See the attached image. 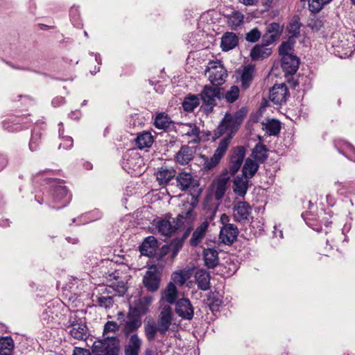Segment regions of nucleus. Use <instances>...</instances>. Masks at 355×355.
<instances>
[{
	"instance_id": "nucleus-1",
	"label": "nucleus",
	"mask_w": 355,
	"mask_h": 355,
	"mask_svg": "<svg viewBox=\"0 0 355 355\" xmlns=\"http://www.w3.org/2000/svg\"><path fill=\"white\" fill-rule=\"evenodd\" d=\"M243 119V114L241 111L237 112L234 115L225 114L220 123L214 130V135L216 137H220L223 135H226V136L220 141L212 157L205 162L206 169L210 170L220 162Z\"/></svg>"
},
{
	"instance_id": "nucleus-2",
	"label": "nucleus",
	"mask_w": 355,
	"mask_h": 355,
	"mask_svg": "<svg viewBox=\"0 0 355 355\" xmlns=\"http://www.w3.org/2000/svg\"><path fill=\"white\" fill-rule=\"evenodd\" d=\"M49 188L45 195V199L40 195H36L35 199L39 204L46 202L49 207L59 209L67 206L71 199L66 187L63 185L62 181L58 179H45Z\"/></svg>"
},
{
	"instance_id": "nucleus-3",
	"label": "nucleus",
	"mask_w": 355,
	"mask_h": 355,
	"mask_svg": "<svg viewBox=\"0 0 355 355\" xmlns=\"http://www.w3.org/2000/svg\"><path fill=\"white\" fill-rule=\"evenodd\" d=\"M173 313L169 305L164 306L157 318V322L153 319L144 324V334L148 341L153 342L157 336H165L173 325Z\"/></svg>"
},
{
	"instance_id": "nucleus-4",
	"label": "nucleus",
	"mask_w": 355,
	"mask_h": 355,
	"mask_svg": "<svg viewBox=\"0 0 355 355\" xmlns=\"http://www.w3.org/2000/svg\"><path fill=\"white\" fill-rule=\"evenodd\" d=\"M66 327L70 336L76 340H85L89 336L85 319L78 317L77 312L70 313Z\"/></svg>"
},
{
	"instance_id": "nucleus-5",
	"label": "nucleus",
	"mask_w": 355,
	"mask_h": 355,
	"mask_svg": "<svg viewBox=\"0 0 355 355\" xmlns=\"http://www.w3.org/2000/svg\"><path fill=\"white\" fill-rule=\"evenodd\" d=\"M92 352L94 355H119V340L114 337L96 340L92 345Z\"/></svg>"
},
{
	"instance_id": "nucleus-6",
	"label": "nucleus",
	"mask_w": 355,
	"mask_h": 355,
	"mask_svg": "<svg viewBox=\"0 0 355 355\" xmlns=\"http://www.w3.org/2000/svg\"><path fill=\"white\" fill-rule=\"evenodd\" d=\"M200 96L205 110L211 112L216 105L217 99L220 98V89L217 86L205 85Z\"/></svg>"
},
{
	"instance_id": "nucleus-7",
	"label": "nucleus",
	"mask_w": 355,
	"mask_h": 355,
	"mask_svg": "<svg viewBox=\"0 0 355 355\" xmlns=\"http://www.w3.org/2000/svg\"><path fill=\"white\" fill-rule=\"evenodd\" d=\"M206 73L211 83L217 87L223 85L227 77V71L220 62H210Z\"/></svg>"
},
{
	"instance_id": "nucleus-8",
	"label": "nucleus",
	"mask_w": 355,
	"mask_h": 355,
	"mask_svg": "<svg viewBox=\"0 0 355 355\" xmlns=\"http://www.w3.org/2000/svg\"><path fill=\"white\" fill-rule=\"evenodd\" d=\"M332 47L335 49V53L337 52L340 58L347 56L352 53V42H349L348 37L346 35L335 34L331 40Z\"/></svg>"
},
{
	"instance_id": "nucleus-9",
	"label": "nucleus",
	"mask_w": 355,
	"mask_h": 355,
	"mask_svg": "<svg viewBox=\"0 0 355 355\" xmlns=\"http://www.w3.org/2000/svg\"><path fill=\"white\" fill-rule=\"evenodd\" d=\"M184 216L179 214L176 218H173V221L166 219H162L157 222V228L159 232L164 236H171L176 230L180 228L183 224Z\"/></svg>"
},
{
	"instance_id": "nucleus-10",
	"label": "nucleus",
	"mask_w": 355,
	"mask_h": 355,
	"mask_svg": "<svg viewBox=\"0 0 355 355\" xmlns=\"http://www.w3.org/2000/svg\"><path fill=\"white\" fill-rule=\"evenodd\" d=\"M245 155V149L241 146L233 148L230 151L229 172L235 175L240 169Z\"/></svg>"
},
{
	"instance_id": "nucleus-11",
	"label": "nucleus",
	"mask_w": 355,
	"mask_h": 355,
	"mask_svg": "<svg viewBox=\"0 0 355 355\" xmlns=\"http://www.w3.org/2000/svg\"><path fill=\"white\" fill-rule=\"evenodd\" d=\"M252 209L250 205L244 201L238 202L233 207V218L235 221L245 223L250 221Z\"/></svg>"
},
{
	"instance_id": "nucleus-12",
	"label": "nucleus",
	"mask_w": 355,
	"mask_h": 355,
	"mask_svg": "<svg viewBox=\"0 0 355 355\" xmlns=\"http://www.w3.org/2000/svg\"><path fill=\"white\" fill-rule=\"evenodd\" d=\"M143 283L148 291L155 292L158 290L160 275L156 267L152 266L148 268L143 278Z\"/></svg>"
},
{
	"instance_id": "nucleus-13",
	"label": "nucleus",
	"mask_w": 355,
	"mask_h": 355,
	"mask_svg": "<svg viewBox=\"0 0 355 355\" xmlns=\"http://www.w3.org/2000/svg\"><path fill=\"white\" fill-rule=\"evenodd\" d=\"M175 312L182 319L190 320L193 318L194 311L189 299L182 298L177 301Z\"/></svg>"
},
{
	"instance_id": "nucleus-14",
	"label": "nucleus",
	"mask_w": 355,
	"mask_h": 355,
	"mask_svg": "<svg viewBox=\"0 0 355 355\" xmlns=\"http://www.w3.org/2000/svg\"><path fill=\"white\" fill-rule=\"evenodd\" d=\"M239 230L234 224H227L222 226L220 231L219 239L222 243L231 245L237 239Z\"/></svg>"
},
{
	"instance_id": "nucleus-15",
	"label": "nucleus",
	"mask_w": 355,
	"mask_h": 355,
	"mask_svg": "<svg viewBox=\"0 0 355 355\" xmlns=\"http://www.w3.org/2000/svg\"><path fill=\"white\" fill-rule=\"evenodd\" d=\"M61 304L59 302H50L46 304V307L42 313V320L46 324L55 321L60 313Z\"/></svg>"
},
{
	"instance_id": "nucleus-16",
	"label": "nucleus",
	"mask_w": 355,
	"mask_h": 355,
	"mask_svg": "<svg viewBox=\"0 0 355 355\" xmlns=\"http://www.w3.org/2000/svg\"><path fill=\"white\" fill-rule=\"evenodd\" d=\"M288 91L285 85H275L270 90L269 98L275 104L281 105L286 102Z\"/></svg>"
},
{
	"instance_id": "nucleus-17",
	"label": "nucleus",
	"mask_w": 355,
	"mask_h": 355,
	"mask_svg": "<svg viewBox=\"0 0 355 355\" xmlns=\"http://www.w3.org/2000/svg\"><path fill=\"white\" fill-rule=\"evenodd\" d=\"M282 31L279 24L272 22L266 27V33L262 35L263 42L266 44L273 43L280 35Z\"/></svg>"
},
{
	"instance_id": "nucleus-18",
	"label": "nucleus",
	"mask_w": 355,
	"mask_h": 355,
	"mask_svg": "<svg viewBox=\"0 0 355 355\" xmlns=\"http://www.w3.org/2000/svg\"><path fill=\"white\" fill-rule=\"evenodd\" d=\"M300 59L295 55H285L282 58V67L289 74H294L298 69Z\"/></svg>"
},
{
	"instance_id": "nucleus-19",
	"label": "nucleus",
	"mask_w": 355,
	"mask_h": 355,
	"mask_svg": "<svg viewBox=\"0 0 355 355\" xmlns=\"http://www.w3.org/2000/svg\"><path fill=\"white\" fill-rule=\"evenodd\" d=\"M195 153L193 147L182 146L175 155V161L181 165L188 164L193 159Z\"/></svg>"
},
{
	"instance_id": "nucleus-20",
	"label": "nucleus",
	"mask_w": 355,
	"mask_h": 355,
	"mask_svg": "<svg viewBox=\"0 0 355 355\" xmlns=\"http://www.w3.org/2000/svg\"><path fill=\"white\" fill-rule=\"evenodd\" d=\"M255 67L253 64H247L244 66L242 71H241V87L243 89H248L254 77Z\"/></svg>"
},
{
	"instance_id": "nucleus-21",
	"label": "nucleus",
	"mask_w": 355,
	"mask_h": 355,
	"mask_svg": "<svg viewBox=\"0 0 355 355\" xmlns=\"http://www.w3.org/2000/svg\"><path fill=\"white\" fill-rule=\"evenodd\" d=\"M265 42L263 44L255 45L250 51V58L252 60H261L268 58L272 53V49L268 48Z\"/></svg>"
},
{
	"instance_id": "nucleus-22",
	"label": "nucleus",
	"mask_w": 355,
	"mask_h": 355,
	"mask_svg": "<svg viewBox=\"0 0 355 355\" xmlns=\"http://www.w3.org/2000/svg\"><path fill=\"white\" fill-rule=\"evenodd\" d=\"M239 44L238 36L232 32H227L221 37L220 47L223 51L234 49Z\"/></svg>"
},
{
	"instance_id": "nucleus-23",
	"label": "nucleus",
	"mask_w": 355,
	"mask_h": 355,
	"mask_svg": "<svg viewBox=\"0 0 355 355\" xmlns=\"http://www.w3.org/2000/svg\"><path fill=\"white\" fill-rule=\"evenodd\" d=\"M209 225V222L205 220L196 227L189 241L191 245L197 246L200 243H201L205 236Z\"/></svg>"
},
{
	"instance_id": "nucleus-24",
	"label": "nucleus",
	"mask_w": 355,
	"mask_h": 355,
	"mask_svg": "<svg viewBox=\"0 0 355 355\" xmlns=\"http://www.w3.org/2000/svg\"><path fill=\"white\" fill-rule=\"evenodd\" d=\"M194 277L198 288L202 291H207L209 288L210 275L206 270H198L195 273Z\"/></svg>"
},
{
	"instance_id": "nucleus-25",
	"label": "nucleus",
	"mask_w": 355,
	"mask_h": 355,
	"mask_svg": "<svg viewBox=\"0 0 355 355\" xmlns=\"http://www.w3.org/2000/svg\"><path fill=\"white\" fill-rule=\"evenodd\" d=\"M205 265L208 268H214L218 265V252L214 248H207L203 250Z\"/></svg>"
},
{
	"instance_id": "nucleus-26",
	"label": "nucleus",
	"mask_w": 355,
	"mask_h": 355,
	"mask_svg": "<svg viewBox=\"0 0 355 355\" xmlns=\"http://www.w3.org/2000/svg\"><path fill=\"white\" fill-rule=\"evenodd\" d=\"M181 132L192 137L191 142L198 144L200 141V129L193 123H184L180 125Z\"/></svg>"
},
{
	"instance_id": "nucleus-27",
	"label": "nucleus",
	"mask_w": 355,
	"mask_h": 355,
	"mask_svg": "<svg viewBox=\"0 0 355 355\" xmlns=\"http://www.w3.org/2000/svg\"><path fill=\"white\" fill-rule=\"evenodd\" d=\"M157 247V241L153 236L146 237L140 246V252L142 254L152 256Z\"/></svg>"
},
{
	"instance_id": "nucleus-28",
	"label": "nucleus",
	"mask_w": 355,
	"mask_h": 355,
	"mask_svg": "<svg viewBox=\"0 0 355 355\" xmlns=\"http://www.w3.org/2000/svg\"><path fill=\"white\" fill-rule=\"evenodd\" d=\"M141 344L142 341L137 334L132 335L125 347V355H139Z\"/></svg>"
},
{
	"instance_id": "nucleus-29",
	"label": "nucleus",
	"mask_w": 355,
	"mask_h": 355,
	"mask_svg": "<svg viewBox=\"0 0 355 355\" xmlns=\"http://www.w3.org/2000/svg\"><path fill=\"white\" fill-rule=\"evenodd\" d=\"M175 171L173 168L162 166L155 173L157 181L159 184L168 183L175 175Z\"/></svg>"
},
{
	"instance_id": "nucleus-30",
	"label": "nucleus",
	"mask_w": 355,
	"mask_h": 355,
	"mask_svg": "<svg viewBox=\"0 0 355 355\" xmlns=\"http://www.w3.org/2000/svg\"><path fill=\"white\" fill-rule=\"evenodd\" d=\"M248 179L243 176H237L234 180V192L239 196L243 197L248 189Z\"/></svg>"
},
{
	"instance_id": "nucleus-31",
	"label": "nucleus",
	"mask_w": 355,
	"mask_h": 355,
	"mask_svg": "<svg viewBox=\"0 0 355 355\" xmlns=\"http://www.w3.org/2000/svg\"><path fill=\"white\" fill-rule=\"evenodd\" d=\"M152 296H144L139 298L135 303V309L139 315L146 314L153 302Z\"/></svg>"
},
{
	"instance_id": "nucleus-32",
	"label": "nucleus",
	"mask_w": 355,
	"mask_h": 355,
	"mask_svg": "<svg viewBox=\"0 0 355 355\" xmlns=\"http://www.w3.org/2000/svg\"><path fill=\"white\" fill-rule=\"evenodd\" d=\"M178 297V290L173 282L168 284L166 289L162 293V300L168 304H173Z\"/></svg>"
},
{
	"instance_id": "nucleus-33",
	"label": "nucleus",
	"mask_w": 355,
	"mask_h": 355,
	"mask_svg": "<svg viewBox=\"0 0 355 355\" xmlns=\"http://www.w3.org/2000/svg\"><path fill=\"white\" fill-rule=\"evenodd\" d=\"M259 165L255 161L248 158L246 159L242 168L243 176L247 179L252 178L258 171Z\"/></svg>"
},
{
	"instance_id": "nucleus-34",
	"label": "nucleus",
	"mask_w": 355,
	"mask_h": 355,
	"mask_svg": "<svg viewBox=\"0 0 355 355\" xmlns=\"http://www.w3.org/2000/svg\"><path fill=\"white\" fill-rule=\"evenodd\" d=\"M23 120L24 118L22 117H15L12 119L5 120L2 123L3 128L11 132L19 131L22 129L20 125L21 123H24Z\"/></svg>"
},
{
	"instance_id": "nucleus-35",
	"label": "nucleus",
	"mask_w": 355,
	"mask_h": 355,
	"mask_svg": "<svg viewBox=\"0 0 355 355\" xmlns=\"http://www.w3.org/2000/svg\"><path fill=\"white\" fill-rule=\"evenodd\" d=\"M200 104V99L197 95L189 94L186 96L182 102V107L184 111L191 112Z\"/></svg>"
},
{
	"instance_id": "nucleus-36",
	"label": "nucleus",
	"mask_w": 355,
	"mask_h": 355,
	"mask_svg": "<svg viewBox=\"0 0 355 355\" xmlns=\"http://www.w3.org/2000/svg\"><path fill=\"white\" fill-rule=\"evenodd\" d=\"M13 340L8 336L0 338V355H12Z\"/></svg>"
},
{
	"instance_id": "nucleus-37",
	"label": "nucleus",
	"mask_w": 355,
	"mask_h": 355,
	"mask_svg": "<svg viewBox=\"0 0 355 355\" xmlns=\"http://www.w3.org/2000/svg\"><path fill=\"white\" fill-rule=\"evenodd\" d=\"M252 157L257 162L263 163L267 159V149L265 145L258 143L254 146L252 153Z\"/></svg>"
},
{
	"instance_id": "nucleus-38",
	"label": "nucleus",
	"mask_w": 355,
	"mask_h": 355,
	"mask_svg": "<svg viewBox=\"0 0 355 355\" xmlns=\"http://www.w3.org/2000/svg\"><path fill=\"white\" fill-rule=\"evenodd\" d=\"M301 23L297 18H293L287 26L288 37L296 40L300 36Z\"/></svg>"
},
{
	"instance_id": "nucleus-39",
	"label": "nucleus",
	"mask_w": 355,
	"mask_h": 355,
	"mask_svg": "<svg viewBox=\"0 0 355 355\" xmlns=\"http://www.w3.org/2000/svg\"><path fill=\"white\" fill-rule=\"evenodd\" d=\"M153 142V137L151 133L149 132H144L140 133L136 139V144L137 146L141 149L150 147Z\"/></svg>"
},
{
	"instance_id": "nucleus-40",
	"label": "nucleus",
	"mask_w": 355,
	"mask_h": 355,
	"mask_svg": "<svg viewBox=\"0 0 355 355\" xmlns=\"http://www.w3.org/2000/svg\"><path fill=\"white\" fill-rule=\"evenodd\" d=\"M244 16L239 12H232L231 15L227 17V24L232 29H236L243 22Z\"/></svg>"
},
{
	"instance_id": "nucleus-41",
	"label": "nucleus",
	"mask_w": 355,
	"mask_h": 355,
	"mask_svg": "<svg viewBox=\"0 0 355 355\" xmlns=\"http://www.w3.org/2000/svg\"><path fill=\"white\" fill-rule=\"evenodd\" d=\"M176 180L178 185L182 190L188 189L193 184L192 175L189 173H180Z\"/></svg>"
},
{
	"instance_id": "nucleus-42",
	"label": "nucleus",
	"mask_w": 355,
	"mask_h": 355,
	"mask_svg": "<svg viewBox=\"0 0 355 355\" xmlns=\"http://www.w3.org/2000/svg\"><path fill=\"white\" fill-rule=\"evenodd\" d=\"M171 123L170 117L164 113L158 114L154 121L155 126L159 130H166Z\"/></svg>"
},
{
	"instance_id": "nucleus-43",
	"label": "nucleus",
	"mask_w": 355,
	"mask_h": 355,
	"mask_svg": "<svg viewBox=\"0 0 355 355\" xmlns=\"http://www.w3.org/2000/svg\"><path fill=\"white\" fill-rule=\"evenodd\" d=\"M141 325V320L139 318H133L125 322L123 327V332L125 336L137 330Z\"/></svg>"
},
{
	"instance_id": "nucleus-44",
	"label": "nucleus",
	"mask_w": 355,
	"mask_h": 355,
	"mask_svg": "<svg viewBox=\"0 0 355 355\" xmlns=\"http://www.w3.org/2000/svg\"><path fill=\"white\" fill-rule=\"evenodd\" d=\"M264 127L266 132L270 136L277 135L279 133L281 129L279 121L275 119L268 121L266 123H265Z\"/></svg>"
},
{
	"instance_id": "nucleus-45",
	"label": "nucleus",
	"mask_w": 355,
	"mask_h": 355,
	"mask_svg": "<svg viewBox=\"0 0 355 355\" xmlns=\"http://www.w3.org/2000/svg\"><path fill=\"white\" fill-rule=\"evenodd\" d=\"M207 303L211 311H217L223 304L218 293H211L207 296Z\"/></svg>"
},
{
	"instance_id": "nucleus-46",
	"label": "nucleus",
	"mask_w": 355,
	"mask_h": 355,
	"mask_svg": "<svg viewBox=\"0 0 355 355\" xmlns=\"http://www.w3.org/2000/svg\"><path fill=\"white\" fill-rule=\"evenodd\" d=\"M240 90L238 86L233 85L230 89L227 90L224 94L223 98L227 102L232 103L235 102L239 96Z\"/></svg>"
},
{
	"instance_id": "nucleus-47",
	"label": "nucleus",
	"mask_w": 355,
	"mask_h": 355,
	"mask_svg": "<svg viewBox=\"0 0 355 355\" xmlns=\"http://www.w3.org/2000/svg\"><path fill=\"white\" fill-rule=\"evenodd\" d=\"M331 1V0H309V10L313 13H318Z\"/></svg>"
},
{
	"instance_id": "nucleus-48",
	"label": "nucleus",
	"mask_w": 355,
	"mask_h": 355,
	"mask_svg": "<svg viewBox=\"0 0 355 355\" xmlns=\"http://www.w3.org/2000/svg\"><path fill=\"white\" fill-rule=\"evenodd\" d=\"M59 125L60 126L58 130L59 137L62 139V142L59 145L58 148L70 149L73 146V139L71 137L63 136L64 129L62 123H60Z\"/></svg>"
},
{
	"instance_id": "nucleus-49",
	"label": "nucleus",
	"mask_w": 355,
	"mask_h": 355,
	"mask_svg": "<svg viewBox=\"0 0 355 355\" xmlns=\"http://www.w3.org/2000/svg\"><path fill=\"white\" fill-rule=\"evenodd\" d=\"M295 43V40L288 38L286 42H283L279 48V54L282 58L285 55H291L293 51V45Z\"/></svg>"
},
{
	"instance_id": "nucleus-50",
	"label": "nucleus",
	"mask_w": 355,
	"mask_h": 355,
	"mask_svg": "<svg viewBox=\"0 0 355 355\" xmlns=\"http://www.w3.org/2000/svg\"><path fill=\"white\" fill-rule=\"evenodd\" d=\"M307 26L313 31H319L324 26V20L322 17L313 16L308 20Z\"/></svg>"
},
{
	"instance_id": "nucleus-51",
	"label": "nucleus",
	"mask_w": 355,
	"mask_h": 355,
	"mask_svg": "<svg viewBox=\"0 0 355 355\" xmlns=\"http://www.w3.org/2000/svg\"><path fill=\"white\" fill-rule=\"evenodd\" d=\"M227 179H220L216 184L215 198L217 200L221 199L227 190Z\"/></svg>"
},
{
	"instance_id": "nucleus-52",
	"label": "nucleus",
	"mask_w": 355,
	"mask_h": 355,
	"mask_svg": "<svg viewBox=\"0 0 355 355\" xmlns=\"http://www.w3.org/2000/svg\"><path fill=\"white\" fill-rule=\"evenodd\" d=\"M41 132L37 131L35 128L29 143V148L32 152L37 149L41 139Z\"/></svg>"
},
{
	"instance_id": "nucleus-53",
	"label": "nucleus",
	"mask_w": 355,
	"mask_h": 355,
	"mask_svg": "<svg viewBox=\"0 0 355 355\" xmlns=\"http://www.w3.org/2000/svg\"><path fill=\"white\" fill-rule=\"evenodd\" d=\"M261 37V33L257 28H254L245 35V40L252 43L257 42Z\"/></svg>"
},
{
	"instance_id": "nucleus-54",
	"label": "nucleus",
	"mask_w": 355,
	"mask_h": 355,
	"mask_svg": "<svg viewBox=\"0 0 355 355\" xmlns=\"http://www.w3.org/2000/svg\"><path fill=\"white\" fill-rule=\"evenodd\" d=\"M97 303L99 306L105 309H109L112 306L114 300L112 296H99L97 297Z\"/></svg>"
},
{
	"instance_id": "nucleus-55",
	"label": "nucleus",
	"mask_w": 355,
	"mask_h": 355,
	"mask_svg": "<svg viewBox=\"0 0 355 355\" xmlns=\"http://www.w3.org/2000/svg\"><path fill=\"white\" fill-rule=\"evenodd\" d=\"M127 155L124 156V160H126V163L123 162V166L124 168H133L134 162H141V159L138 156L137 154L130 155L126 159Z\"/></svg>"
},
{
	"instance_id": "nucleus-56",
	"label": "nucleus",
	"mask_w": 355,
	"mask_h": 355,
	"mask_svg": "<svg viewBox=\"0 0 355 355\" xmlns=\"http://www.w3.org/2000/svg\"><path fill=\"white\" fill-rule=\"evenodd\" d=\"M111 287L116 291L119 295H123L127 291L126 284L123 281H117L113 282Z\"/></svg>"
},
{
	"instance_id": "nucleus-57",
	"label": "nucleus",
	"mask_w": 355,
	"mask_h": 355,
	"mask_svg": "<svg viewBox=\"0 0 355 355\" xmlns=\"http://www.w3.org/2000/svg\"><path fill=\"white\" fill-rule=\"evenodd\" d=\"M183 242V239H176L171 241L169 245V248L171 250L173 256L176 255L179 250L182 248Z\"/></svg>"
},
{
	"instance_id": "nucleus-58",
	"label": "nucleus",
	"mask_w": 355,
	"mask_h": 355,
	"mask_svg": "<svg viewBox=\"0 0 355 355\" xmlns=\"http://www.w3.org/2000/svg\"><path fill=\"white\" fill-rule=\"evenodd\" d=\"M172 278L173 282L180 286H182L187 280L186 274L182 271L173 273Z\"/></svg>"
},
{
	"instance_id": "nucleus-59",
	"label": "nucleus",
	"mask_w": 355,
	"mask_h": 355,
	"mask_svg": "<svg viewBox=\"0 0 355 355\" xmlns=\"http://www.w3.org/2000/svg\"><path fill=\"white\" fill-rule=\"evenodd\" d=\"M119 329V326L117 324L116 322L113 321H108L105 324L103 334L105 335L106 333L115 332L118 331Z\"/></svg>"
},
{
	"instance_id": "nucleus-60",
	"label": "nucleus",
	"mask_w": 355,
	"mask_h": 355,
	"mask_svg": "<svg viewBox=\"0 0 355 355\" xmlns=\"http://www.w3.org/2000/svg\"><path fill=\"white\" fill-rule=\"evenodd\" d=\"M340 153L347 156V153L355 154V148L349 143H345L343 148L340 150Z\"/></svg>"
},
{
	"instance_id": "nucleus-61",
	"label": "nucleus",
	"mask_w": 355,
	"mask_h": 355,
	"mask_svg": "<svg viewBox=\"0 0 355 355\" xmlns=\"http://www.w3.org/2000/svg\"><path fill=\"white\" fill-rule=\"evenodd\" d=\"M73 355H91L90 352L87 349L76 347Z\"/></svg>"
},
{
	"instance_id": "nucleus-62",
	"label": "nucleus",
	"mask_w": 355,
	"mask_h": 355,
	"mask_svg": "<svg viewBox=\"0 0 355 355\" xmlns=\"http://www.w3.org/2000/svg\"><path fill=\"white\" fill-rule=\"evenodd\" d=\"M64 102H65V101H64V98L63 97L58 96V97L54 98L52 100V105L54 107H58V106H60V105L64 104Z\"/></svg>"
},
{
	"instance_id": "nucleus-63",
	"label": "nucleus",
	"mask_w": 355,
	"mask_h": 355,
	"mask_svg": "<svg viewBox=\"0 0 355 355\" xmlns=\"http://www.w3.org/2000/svg\"><path fill=\"white\" fill-rule=\"evenodd\" d=\"M71 19L73 22H76L78 19V10L75 8H72L70 10Z\"/></svg>"
},
{
	"instance_id": "nucleus-64",
	"label": "nucleus",
	"mask_w": 355,
	"mask_h": 355,
	"mask_svg": "<svg viewBox=\"0 0 355 355\" xmlns=\"http://www.w3.org/2000/svg\"><path fill=\"white\" fill-rule=\"evenodd\" d=\"M8 161L5 156L0 155V171H2L7 165Z\"/></svg>"
}]
</instances>
